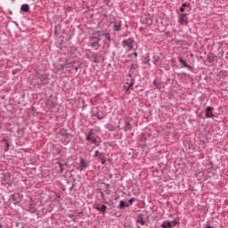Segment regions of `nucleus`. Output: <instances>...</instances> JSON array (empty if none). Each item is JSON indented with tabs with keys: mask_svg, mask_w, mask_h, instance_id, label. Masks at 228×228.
Wrapping results in <instances>:
<instances>
[{
	"mask_svg": "<svg viewBox=\"0 0 228 228\" xmlns=\"http://www.w3.org/2000/svg\"><path fill=\"white\" fill-rule=\"evenodd\" d=\"M134 41H133L131 38L125 39L122 41V45L124 49H126V53H129L130 51H133V44Z\"/></svg>",
	"mask_w": 228,
	"mask_h": 228,
	"instance_id": "f257e3e1",
	"label": "nucleus"
},
{
	"mask_svg": "<svg viewBox=\"0 0 228 228\" xmlns=\"http://www.w3.org/2000/svg\"><path fill=\"white\" fill-rule=\"evenodd\" d=\"M178 21L182 26L184 24H188V14L186 13L180 14Z\"/></svg>",
	"mask_w": 228,
	"mask_h": 228,
	"instance_id": "f03ea898",
	"label": "nucleus"
},
{
	"mask_svg": "<svg viewBox=\"0 0 228 228\" xmlns=\"http://www.w3.org/2000/svg\"><path fill=\"white\" fill-rule=\"evenodd\" d=\"M213 110H215L213 107L206 108V114H205L206 118H213V117H215V115L213 114Z\"/></svg>",
	"mask_w": 228,
	"mask_h": 228,
	"instance_id": "7ed1b4c3",
	"label": "nucleus"
},
{
	"mask_svg": "<svg viewBox=\"0 0 228 228\" xmlns=\"http://www.w3.org/2000/svg\"><path fill=\"white\" fill-rule=\"evenodd\" d=\"M86 141L91 142V143H93V145H96V147H99V142H97V139L95 138V136L86 137Z\"/></svg>",
	"mask_w": 228,
	"mask_h": 228,
	"instance_id": "20e7f679",
	"label": "nucleus"
},
{
	"mask_svg": "<svg viewBox=\"0 0 228 228\" xmlns=\"http://www.w3.org/2000/svg\"><path fill=\"white\" fill-rule=\"evenodd\" d=\"M97 211H101V213H106V209H108V207L106 205H102L101 207H96Z\"/></svg>",
	"mask_w": 228,
	"mask_h": 228,
	"instance_id": "39448f33",
	"label": "nucleus"
},
{
	"mask_svg": "<svg viewBox=\"0 0 228 228\" xmlns=\"http://www.w3.org/2000/svg\"><path fill=\"white\" fill-rule=\"evenodd\" d=\"M20 11L25 12H29V4H22L20 7Z\"/></svg>",
	"mask_w": 228,
	"mask_h": 228,
	"instance_id": "423d86ee",
	"label": "nucleus"
},
{
	"mask_svg": "<svg viewBox=\"0 0 228 228\" xmlns=\"http://www.w3.org/2000/svg\"><path fill=\"white\" fill-rule=\"evenodd\" d=\"M180 63H182V65H183V67L187 68V69H191V66L188 65L186 63V61L183 60V58L179 57L178 58Z\"/></svg>",
	"mask_w": 228,
	"mask_h": 228,
	"instance_id": "0eeeda50",
	"label": "nucleus"
},
{
	"mask_svg": "<svg viewBox=\"0 0 228 228\" xmlns=\"http://www.w3.org/2000/svg\"><path fill=\"white\" fill-rule=\"evenodd\" d=\"M162 228H172V224H170V221H166L161 224Z\"/></svg>",
	"mask_w": 228,
	"mask_h": 228,
	"instance_id": "6e6552de",
	"label": "nucleus"
},
{
	"mask_svg": "<svg viewBox=\"0 0 228 228\" xmlns=\"http://www.w3.org/2000/svg\"><path fill=\"white\" fill-rule=\"evenodd\" d=\"M184 8H190V4L184 3L182 4V7H180V12H184Z\"/></svg>",
	"mask_w": 228,
	"mask_h": 228,
	"instance_id": "1a4fd4ad",
	"label": "nucleus"
},
{
	"mask_svg": "<svg viewBox=\"0 0 228 228\" xmlns=\"http://www.w3.org/2000/svg\"><path fill=\"white\" fill-rule=\"evenodd\" d=\"M119 208L120 209H124V208H129V205H126V202H124V200H121L119 202Z\"/></svg>",
	"mask_w": 228,
	"mask_h": 228,
	"instance_id": "9d476101",
	"label": "nucleus"
},
{
	"mask_svg": "<svg viewBox=\"0 0 228 228\" xmlns=\"http://www.w3.org/2000/svg\"><path fill=\"white\" fill-rule=\"evenodd\" d=\"M125 131H131V123L128 121L126 122Z\"/></svg>",
	"mask_w": 228,
	"mask_h": 228,
	"instance_id": "9b49d317",
	"label": "nucleus"
},
{
	"mask_svg": "<svg viewBox=\"0 0 228 228\" xmlns=\"http://www.w3.org/2000/svg\"><path fill=\"white\" fill-rule=\"evenodd\" d=\"M137 224H140V225H145V221H143L142 217H140L136 220Z\"/></svg>",
	"mask_w": 228,
	"mask_h": 228,
	"instance_id": "f8f14e48",
	"label": "nucleus"
},
{
	"mask_svg": "<svg viewBox=\"0 0 228 228\" xmlns=\"http://www.w3.org/2000/svg\"><path fill=\"white\" fill-rule=\"evenodd\" d=\"M91 47H93V49H99V42L93 43Z\"/></svg>",
	"mask_w": 228,
	"mask_h": 228,
	"instance_id": "ddd939ff",
	"label": "nucleus"
},
{
	"mask_svg": "<svg viewBox=\"0 0 228 228\" xmlns=\"http://www.w3.org/2000/svg\"><path fill=\"white\" fill-rule=\"evenodd\" d=\"M94 137V130H90L87 134L86 138Z\"/></svg>",
	"mask_w": 228,
	"mask_h": 228,
	"instance_id": "4468645a",
	"label": "nucleus"
},
{
	"mask_svg": "<svg viewBox=\"0 0 228 228\" xmlns=\"http://www.w3.org/2000/svg\"><path fill=\"white\" fill-rule=\"evenodd\" d=\"M80 163H81V167H84V168L86 167V162L85 161V159H82L80 160Z\"/></svg>",
	"mask_w": 228,
	"mask_h": 228,
	"instance_id": "2eb2a0df",
	"label": "nucleus"
},
{
	"mask_svg": "<svg viewBox=\"0 0 228 228\" xmlns=\"http://www.w3.org/2000/svg\"><path fill=\"white\" fill-rule=\"evenodd\" d=\"M104 159H106V158L104 157L103 153L100 154L98 157V159H100V161H102Z\"/></svg>",
	"mask_w": 228,
	"mask_h": 228,
	"instance_id": "dca6fc26",
	"label": "nucleus"
},
{
	"mask_svg": "<svg viewBox=\"0 0 228 228\" xmlns=\"http://www.w3.org/2000/svg\"><path fill=\"white\" fill-rule=\"evenodd\" d=\"M170 224H171V227H175L177 225V221L174 220L170 222Z\"/></svg>",
	"mask_w": 228,
	"mask_h": 228,
	"instance_id": "f3484780",
	"label": "nucleus"
},
{
	"mask_svg": "<svg viewBox=\"0 0 228 228\" xmlns=\"http://www.w3.org/2000/svg\"><path fill=\"white\" fill-rule=\"evenodd\" d=\"M115 31H120V25H114Z\"/></svg>",
	"mask_w": 228,
	"mask_h": 228,
	"instance_id": "a211bd4d",
	"label": "nucleus"
},
{
	"mask_svg": "<svg viewBox=\"0 0 228 228\" xmlns=\"http://www.w3.org/2000/svg\"><path fill=\"white\" fill-rule=\"evenodd\" d=\"M101 154H102V153L99 152V151H96L94 152V158H99V156H101Z\"/></svg>",
	"mask_w": 228,
	"mask_h": 228,
	"instance_id": "6ab92c4d",
	"label": "nucleus"
},
{
	"mask_svg": "<svg viewBox=\"0 0 228 228\" xmlns=\"http://www.w3.org/2000/svg\"><path fill=\"white\" fill-rule=\"evenodd\" d=\"M134 198H131L129 200H128V202L130 203V206H132L133 205V202H134Z\"/></svg>",
	"mask_w": 228,
	"mask_h": 228,
	"instance_id": "aec40b11",
	"label": "nucleus"
},
{
	"mask_svg": "<svg viewBox=\"0 0 228 228\" xmlns=\"http://www.w3.org/2000/svg\"><path fill=\"white\" fill-rule=\"evenodd\" d=\"M17 72H19V69H13V70H12V74H13V75L17 74Z\"/></svg>",
	"mask_w": 228,
	"mask_h": 228,
	"instance_id": "412c9836",
	"label": "nucleus"
},
{
	"mask_svg": "<svg viewBox=\"0 0 228 228\" xmlns=\"http://www.w3.org/2000/svg\"><path fill=\"white\" fill-rule=\"evenodd\" d=\"M102 161V165H104V163H106V159H103Z\"/></svg>",
	"mask_w": 228,
	"mask_h": 228,
	"instance_id": "4be33fe9",
	"label": "nucleus"
},
{
	"mask_svg": "<svg viewBox=\"0 0 228 228\" xmlns=\"http://www.w3.org/2000/svg\"><path fill=\"white\" fill-rule=\"evenodd\" d=\"M206 228H215V227H213V226H211V225H207V227Z\"/></svg>",
	"mask_w": 228,
	"mask_h": 228,
	"instance_id": "5701e85b",
	"label": "nucleus"
},
{
	"mask_svg": "<svg viewBox=\"0 0 228 228\" xmlns=\"http://www.w3.org/2000/svg\"><path fill=\"white\" fill-rule=\"evenodd\" d=\"M133 82L131 83V84H129V86H128V88H131V86H133Z\"/></svg>",
	"mask_w": 228,
	"mask_h": 228,
	"instance_id": "b1692460",
	"label": "nucleus"
},
{
	"mask_svg": "<svg viewBox=\"0 0 228 228\" xmlns=\"http://www.w3.org/2000/svg\"><path fill=\"white\" fill-rule=\"evenodd\" d=\"M134 56H138V53H134Z\"/></svg>",
	"mask_w": 228,
	"mask_h": 228,
	"instance_id": "393cba45",
	"label": "nucleus"
},
{
	"mask_svg": "<svg viewBox=\"0 0 228 228\" xmlns=\"http://www.w3.org/2000/svg\"><path fill=\"white\" fill-rule=\"evenodd\" d=\"M0 228H3V225H2V224H0Z\"/></svg>",
	"mask_w": 228,
	"mask_h": 228,
	"instance_id": "a878e982",
	"label": "nucleus"
}]
</instances>
